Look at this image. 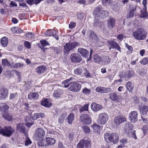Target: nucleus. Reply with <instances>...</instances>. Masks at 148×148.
I'll use <instances>...</instances> for the list:
<instances>
[{"instance_id":"603ef678","label":"nucleus","mask_w":148,"mask_h":148,"mask_svg":"<svg viewBox=\"0 0 148 148\" xmlns=\"http://www.w3.org/2000/svg\"><path fill=\"white\" fill-rule=\"evenodd\" d=\"M82 70L80 68H77L74 70V73L75 74L81 75L82 73Z\"/></svg>"},{"instance_id":"864d4df0","label":"nucleus","mask_w":148,"mask_h":148,"mask_svg":"<svg viewBox=\"0 0 148 148\" xmlns=\"http://www.w3.org/2000/svg\"><path fill=\"white\" fill-rule=\"evenodd\" d=\"M82 128L85 133H89L90 132V129L88 126H83Z\"/></svg>"},{"instance_id":"2eb2a0df","label":"nucleus","mask_w":148,"mask_h":148,"mask_svg":"<svg viewBox=\"0 0 148 148\" xmlns=\"http://www.w3.org/2000/svg\"><path fill=\"white\" fill-rule=\"evenodd\" d=\"M71 60L72 62H79L82 60L80 55L77 53H73L71 55Z\"/></svg>"},{"instance_id":"7ed1b4c3","label":"nucleus","mask_w":148,"mask_h":148,"mask_svg":"<svg viewBox=\"0 0 148 148\" xmlns=\"http://www.w3.org/2000/svg\"><path fill=\"white\" fill-rule=\"evenodd\" d=\"M133 125L130 123H126L124 127V133L127 136H128L131 133L132 134V136L135 139H137V138L135 134V131H133L131 132L133 129Z\"/></svg>"},{"instance_id":"f3484780","label":"nucleus","mask_w":148,"mask_h":148,"mask_svg":"<svg viewBox=\"0 0 148 148\" xmlns=\"http://www.w3.org/2000/svg\"><path fill=\"white\" fill-rule=\"evenodd\" d=\"M45 135V130L41 128L37 129L36 132V139H39V138L43 137Z\"/></svg>"},{"instance_id":"f8f14e48","label":"nucleus","mask_w":148,"mask_h":148,"mask_svg":"<svg viewBox=\"0 0 148 148\" xmlns=\"http://www.w3.org/2000/svg\"><path fill=\"white\" fill-rule=\"evenodd\" d=\"M90 146V141L89 140H82L80 141L78 144L77 148H87Z\"/></svg>"},{"instance_id":"a18cd8bd","label":"nucleus","mask_w":148,"mask_h":148,"mask_svg":"<svg viewBox=\"0 0 148 148\" xmlns=\"http://www.w3.org/2000/svg\"><path fill=\"white\" fill-rule=\"evenodd\" d=\"M18 97V94L16 92L10 93V99L12 100L17 98Z\"/></svg>"},{"instance_id":"9d476101","label":"nucleus","mask_w":148,"mask_h":148,"mask_svg":"<svg viewBox=\"0 0 148 148\" xmlns=\"http://www.w3.org/2000/svg\"><path fill=\"white\" fill-rule=\"evenodd\" d=\"M13 129L10 126H6L3 129L2 135L8 137H10L14 132Z\"/></svg>"},{"instance_id":"412c9836","label":"nucleus","mask_w":148,"mask_h":148,"mask_svg":"<svg viewBox=\"0 0 148 148\" xmlns=\"http://www.w3.org/2000/svg\"><path fill=\"white\" fill-rule=\"evenodd\" d=\"M102 106L95 103H92L91 105V108L93 111L97 112L102 109Z\"/></svg>"},{"instance_id":"ddd939ff","label":"nucleus","mask_w":148,"mask_h":148,"mask_svg":"<svg viewBox=\"0 0 148 148\" xmlns=\"http://www.w3.org/2000/svg\"><path fill=\"white\" fill-rule=\"evenodd\" d=\"M107 43L110 46V47H109V50L112 48L113 49H117L120 52H121V49L118 43L114 41L108 40L107 41Z\"/></svg>"},{"instance_id":"774afa93","label":"nucleus","mask_w":148,"mask_h":148,"mask_svg":"<svg viewBox=\"0 0 148 148\" xmlns=\"http://www.w3.org/2000/svg\"><path fill=\"white\" fill-rule=\"evenodd\" d=\"M27 3L30 5H32L33 4H35V1L34 0H27Z\"/></svg>"},{"instance_id":"5701e85b","label":"nucleus","mask_w":148,"mask_h":148,"mask_svg":"<svg viewBox=\"0 0 148 148\" xmlns=\"http://www.w3.org/2000/svg\"><path fill=\"white\" fill-rule=\"evenodd\" d=\"M47 68L44 65L38 66L36 69V71L38 74H41L46 71Z\"/></svg>"},{"instance_id":"c9c22d12","label":"nucleus","mask_w":148,"mask_h":148,"mask_svg":"<svg viewBox=\"0 0 148 148\" xmlns=\"http://www.w3.org/2000/svg\"><path fill=\"white\" fill-rule=\"evenodd\" d=\"M76 135L72 132H70L67 135V138L71 141L73 140L75 137Z\"/></svg>"},{"instance_id":"8fccbe9b","label":"nucleus","mask_w":148,"mask_h":148,"mask_svg":"<svg viewBox=\"0 0 148 148\" xmlns=\"http://www.w3.org/2000/svg\"><path fill=\"white\" fill-rule=\"evenodd\" d=\"M32 143V142L29 138L26 136L25 138V145L26 146H28L31 144Z\"/></svg>"},{"instance_id":"4c0bfd02","label":"nucleus","mask_w":148,"mask_h":148,"mask_svg":"<svg viewBox=\"0 0 148 148\" xmlns=\"http://www.w3.org/2000/svg\"><path fill=\"white\" fill-rule=\"evenodd\" d=\"M41 105L45 107H49L51 105V103L47 99H45L41 102Z\"/></svg>"},{"instance_id":"1a4fd4ad","label":"nucleus","mask_w":148,"mask_h":148,"mask_svg":"<svg viewBox=\"0 0 148 148\" xmlns=\"http://www.w3.org/2000/svg\"><path fill=\"white\" fill-rule=\"evenodd\" d=\"M108 118V115L106 113H100L99 115L98 122L100 124L104 125L107 122Z\"/></svg>"},{"instance_id":"5fc2aeb1","label":"nucleus","mask_w":148,"mask_h":148,"mask_svg":"<svg viewBox=\"0 0 148 148\" xmlns=\"http://www.w3.org/2000/svg\"><path fill=\"white\" fill-rule=\"evenodd\" d=\"M96 91L101 93H104V87H98L95 89Z\"/></svg>"},{"instance_id":"4d7b16f0","label":"nucleus","mask_w":148,"mask_h":148,"mask_svg":"<svg viewBox=\"0 0 148 148\" xmlns=\"http://www.w3.org/2000/svg\"><path fill=\"white\" fill-rule=\"evenodd\" d=\"M25 47L28 49H30L31 47V44L29 42L25 41L24 43Z\"/></svg>"},{"instance_id":"423d86ee","label":"nucleus","mask_w":148,"mask_h":148,"mask_svg":"<svg viewBox=\"0 0 148 148\" xmlns=\"http://www.w3.org/2000/svg\"><path fill=\"white\" fill-rule=\"evenodd\" d=\"M80 120L83 124L88 125L92 123V119L90 116L86 114H81L80 116Z\"/></svg>"},{"instance_id":"20e7f679","label":"nucleus","mask_w":148,"mask_h":148,"mask_svg":"<svg viewBox=\"0 0 148 148\" xmlns=\"http://www.w3.org/2000/svg\"><path fill=\"white\" fill-rule=\"evenodd\" d=\"M79 45V43L76 42L66 43L64 47V53L65 54H68L70 51L73 50L76 47Z\"/></svg>"},{"instance_id":"a211bd4d","label":"nucleus","mask_w":148,"mask_h":148,"mask_svg":"<svg viewBox=\"0 0 148 148\" xmlns=\"http://www.w3.org/2000/svg\"><path fill=\"white\" fill-rule=\"evenodd\" d=\"M116 20L113 18L109 17L107 21V26L110 29H112L115 25Z\"/></svg>"},{"instance_id":"3c124183","label":"nucleus","mask_w":148,"mask_h":148,"mask_svg":"<svg viewBox=\"0 0 148 148\" xmlns=\"http://www.w3.org/2000/svg\"><path fill=\"white\" fill-rule=\"evenodd\" d=\"M90 90L86 88H84L82 90L83 93L86 95H88L90 93Z\"/></svg>"},{"instance_id":"dca6fc26","label":"nucleus","mask_w":148,"mask_h":148,"mask_svg":"<svg viewBox=\"0 0 148 148\" xmlns=\"http://www.w3.org/2000/svg\"><path fill=\"white\" fill-rule=\"evenodd\" d=\"M126 118L123 116H116L114 119V122L116 125H119L123 122L126 121Z\"/></svg>"},{"instance_id":"37998d69","label":"nucleus","mask_w":148,"mask_h":148,"mask_svg":"<svg viewBox=\"0 0 148 148\" xmlns=\"http://www.w3.org/2000/svg\"><path fill=\"white\" fill-rule=\"evenodd\" d=\"M92 127L95 132H99L100 130V127L97 125L94 124L92 126Z\"/></svg>"},{"instance_id":"0e129e2a","label":"nucleus","mask_w":148,"mask_h":148,"mask_svg":"<svg viewBox=\"0 0 148 148\" xmlns=\"http://www.w3.org/2000/svg\"><path fill=\"white\" fill-rule=\"evenodd\" d=\"M2 61L3 64L4 65L10 66V64L8 62L7 60H3Z\"/></svg>"},{"instance_id":"e433bc0d","label":"nucleus","mask_w":148,"mask_h":148,"mask_svg":"<svg viewBox=\"0 0 148 148\" xmlns=\"http://www.w3.org/2000/svg\"><path fill=\"white\" fill-rule=\"evenodd\" d=\"M142 113L143 115H148V106L144 105L142 107Z\"/></svg>"},{"instance_id":"cd10ccee","label":"nucleus","mask_w":148,"mask_h":148,"mask_svg":"<svg viewBox=\"0 0 148 148\" xmlns=\"http://www.w3.org/2000/svg\"><path fill=\"white\" fill-rule=\"evenodd\" d=\"M63 92V91L60 89L55 90L53 92V95L55 98H58L60 97Z\"/></svg>"},{"instance_id":"7c9ffc66","label":"nucleus","mask_w":148,"mask_h":148,"mask_svg":"<svg viewBox=\"0 0 148 148\" xmlns=\"http://www.w3.org/2000/svg\"><path fill=\"white\" fill-rule=\"evenodd\" d=\"M32 118L30 117H27L25 119L26 125L28 127H30L34 123H31Z\"/></svg>"},{"instance_id":"e2e57ef3","label":"nucleus","mask_w":148,"mask_h":148,"mask_svg":"<svg viewBox=\"0 0 148 148\" xmlns=\"http://www.w3.org/2000/svg\"><path fill=\"white\" fill-rule=\"evenodd\" d=\"M76 23L75 22H71L69 25V27L70 29H73L76 26Z\"/></svg>"},{"instance_id":"aec40b11","label":"nucleus","mask_w":148,"mask_h":148,"mask_svg":"<svg viewBox=\"0 0 148 148\" xmlns=\"http://www.w3.org/2000/svg\"><path fill=\"white\" fill-rule=\"evenodd\" d=\"M8 90L6 88H3L0 90V99L6 98L8 95Z\"/></svg>"},{"instance_id":"2f4dec72","label":"nucleus","mask_w":148,"mask_h":148,"mask_svg":"<svg viewBox=\"0 0 148 148\" xmlns=\"http://www.w3.org/2000/svg\"><path fill=\"white\" fill-rule=\"evenodd\" d=\"M1 45L3 47L7 46L8 44V40L7 38L4 37L2 38L1 40Z\"/></svg>"},{"instance_id":"bb28decb","label":"nucleus","mask_w":148,"mask_h":148,"mask_svg":"<svg viewBox=\"0 0 148 148\" xmlns=\"http://www.w3.org/2000/svg\"><path fill=\"white\" fill-rule=\"evenodd\" d=\"M38 94L36 92H32L29 94L28 96V98L31 100H35L39 97Z\"/></svg>"},{"instance_id":"c85d7f7f","label":"nucleus","mask_w":148,"mask_h":148,"mask_svg":"<svg viewBox=\"0 0 148 148\" xmlns=\"http://www.w3.org/2000/svg\"><path fill=\"white\" fill-rule=\"evenodd\" d=\"M126 87L127 90L129 91L130 92H131L132 91V90L134 87V85L131 82H128L126 84Z\"/></svg>"},{"instance_id":"680f3d73","label":"nucleus","mask_w":148,"mask_h":148,"mask_svg":"<svg viewBox=\"0 0 148 148\" xmlns=\"http://www.w3.org/2000/svg\"><path fill=\"white\" fill-rule=\"evenodd\" d=\"M141 98L142 101L145 102V104L148 105V100L146 97H141Z\"/></svg>"},{"instance_id":"6ab92c4d","label":"nucleus","mask_w":148,"mask_h":148,"mask_svg":"<svg viewBox=\"0 0 148 148\" xmlns=\"http://www.w3.org/2000/svg\"><path fill=\"white\" fill-rule=\"evenodd\" d=\"M110 99L113 101L119 102L120 100L119 97L118 96L117 93L114 92L110 94Z\"/></svg>"},{"instance_id":"c756f323","label":"nucleus","mask_w":148,"mask_h":148,"mask_svg":"<svg viewBox=\"0 0 148 148\" xmlns=\"http://www.w3.org/2000/svg\"><path fill=\"white\" fill-rule=\"evenodd\" d=\"M75 80V78L73 77H71L69 79H67L62 82V84H64V87L65 88H68L70 85V83L67 84L70 81H73Z\"/></svg>"},{"instance_id":"052dcab7","label":"nucleus","mask_w":148,"mask_h":148,"mask_svg":"<svg viewBox=\"0 0 148 148\" xmlns=\"http://www.w3.org/2000/svg\"><path fill=\"white\" fill-rule=\"evenodd\" d=\"M25 36L26 37L28 38H33L34 37V35L31 32H28L27 34Z\"/></svg>"},{"instance_id":"39448f33","label":"nucleus","mask_w":148,"mask_h":148,"mask_svg":"<svg viewBox=\"0 0 148 148\" xmlns=\"http://www.w3.org/2000/svg\"><path fill=\"white\" fill-rule=\"evenodd\" d=\"M93 51L92 50H90V53L89 58L88 57L89 56V52L88 51L85 49L81 48H78V52L82 56L85 58H88L87 61L90 60L92 55V53Z\"/></svg>"},{"instance_id":"a878e982","label":"nucleus","mask_w":148,"mask_h":148,"mask_svg":"<svg viewBox=\"0 0 148 148\" xmlns=\"http://www.w3.org/2000/svg\"><path fill=\"white\" fill-rule=\"evenodd\" d=\"M46 146L53 145L56 142L55 140L53 138L47 137L45 139Z\"/></svg>"},{"instance_id":"de8ad7c7","label":"nucleus","mask_w":148,"mask_h":148,"mask_svg":"<svg viewBox=\"0 0 148 148\" xmlns=\"http://www.w3.org/2000/svg\"><path fill=\"white\" fill-rule=\"evenodd\" d=\"M46 140L45 139H42L37 143L38 145L40 146H46Z\"/></svg>"},{"instance_id":"09e8293b","label":"nucleus","mask_w":148,"mask_h":148,"mask_svg":"<svg viewBox=\"0 0 148 148\" xmlns=\"http://www.w3.org/2000/svg\"><path fill=\"white\" fill-rule=\"evenodd\" d=\"M136 6L135 8H133L131 10L129 13L128 14V16L129 18H131L132 17L134 16V13L136 10Z\"/></svg>"},{"instance_id":"6e6d98bb","label":"nucleus","mask_w":148,"mask_h":148,"mask_svg":"<svg viewBox=\"0 0 148 148\" xmlns=\"http://www.w3.org/2000/svg\"><path fill=\"white\" fill-rule=\"evenodd\" d=\"M140 63L143 64L145 65L148 64V58H143L140 61Z\"/></svg>"},{"instance_id":"4468645a","label":"nucleus","mask_w":148,"mask_h":148,"mask_svg":"<svg viewBox=\"0 0 148 148\" xmlns=\"http://www.w3.org/2000/svg\"><path fill=\"white\" fill-rule=\"evenodd\" d=\"M138 113L136 111L131 112L129 115V118L132 123H135L138 120Z\"/></svg>"},{"instance_id":"79ce46f5","label":"nucleus","mask_w":148,"mask_h":148,"mask_svg":"<svg viewBox=\"0 0 148 148\" xmlns=\"http://www.w3.org/2000/svg\"><path fill=\"white\" fill-rule=\"evenodd\" d=\"M9 107L6 104L1 105L0 106V111L5 112L8 110Z\"/></svg>"},{"instance_id":"ea45409f","label":"nucleus","mask_w":148,"mask_h":148,"mask_svg":"<svg viewBox=\"0 0 148 148\" xmlns=\"http://www.w3.org/2000/svg\"><path fill=\"white\" fill-rule=\"evenodd\" d=\"M3 117L8 121H11L12 120L11 115L6 113H4L2 115Z\"/></svg>"},{"instance_id":"393cba45","label":"nucleus","mask_w":148,"mask_h":148,"mask_svg":"<svg viewBox=\"0 0 148 148\" xmlns=\"http://www.w3.org/2000/svg\"><path fill=\"white\" fill-rule=\"evenodd\" d=\"M101 7L100 5L97 6L94 9L93 14L97 17H99L101 13Z\"/></svg>"},{"instance_id":"f704fd0d","label":"nucleus","mask_w":148,"mask_h":148,"mask_svg":"<svg viewBox=\"0 0 148 148\" xmlns=\"http://www.w3.org/2000/svg\"><path fill=\"white\" fill-rule=\"evenodd\" d=\"M101 1L104 6H109L111 5L112 1V0H102Z\"/></svg>"},{"instance_id":"f257e3e1","label":"nucleus","mask_w":148,"mask_h":148,"mask_svg":"<svg viewBox=\"0 0 148 148\" xmlns=\"http://www.w3.org/2000/svg\"><path fill=\"white\" fill-rule=\"evenodd\" d=\"M104 138L107 143L112 142L114 144L116 143L119 140L118 135L116 133H112L110 135L108 133L105 134Z\"/></svg>"},{"instance_id":"bf43d9fd","label":"nucleus","mask_w":148,"mask_h":148,"mask_svg":"<svg viewBox=\"0 0 148 148\" xmlns=\"http://www.w3.org/2000/svg\"><path fill=\"white\" fill-rule=\"evenodd\" d=\"M40 42L42 46L44 47L49 45V43L45 40H41Z\"/></svg>"},{"instance_id":"49530a36","label":"nucleus","mask_w":148,"mask_h":148,"mask_svg":"<svg viewBox=\"0 0 148 148\" xmlns=\"http://www.w3.org/2000/svg\"><path fill=\"white\" fill-rule=\"evenodd\" d=\"M88 104H85L84 106H82L80 108V112H82L84 111H88Z\"/></svg>"},{"instance_id":"a19ab883","label":"nucleus","mask_w":148,"mask_h":148,"mask_svg":"<svg viewBox=\"0 0 148 148\" xmlns=\"http://www.w3.org/2000/svg\"><path fill=\"white\" fill-rule=\"evenodd\" d=\"M66 117V114H62L59 118V123L60 124H62L63 123Z\"/></svg>"},{"instance_id":"4be33fe9","label":"nucleus","mask_w":148,"mask_h":148,"mask_svg":"<svg viewBox=\"0 0 148 148\" xmlns=\"http://www.w3.org/2000/svg\"><path fill=\"white\" fill-rule=\"evenodd\" d=\"M17 129L18 131L25 134L27 132L25 128L24 124L20 123L17 125Z\"/></svg>"},{"instance_id":"338daca9","label":"nucleus","mask_w":148,"mask_h":148,"mask_svg":"<svg viewBox=\"0 0 148 148\" xmlns=\"http://www.w3.org/2000/svg\"><path fill=\"white\" fill-rule=\"evenodd\" d=\"M101 23V22H100L99 20L96 19L94 22V25L95 26H98L100 25Z\"/></svg>"},{"instance_id":"13d9d810","label":"nucleus","mask_w":148,"mask_h":148,"mask_svg":"<svg viewBox=\"0 0 148 148\" xmlns=\"http://www.w3.org/2000/svg\"><path fill=\"white\" fill-rule=\"evenodd\" d=\"M147 16V12L146 11H142L141 12V14L140 16L141 18L145 17Z\"/></svg>"},{"instance_id":"c03bdc74","label":"nucleus","mask_w":148,"mask_h":148,"mask_svg":"<svg viewBox=\"0 0 148 148\" xmlns=\"http://www.w3.org/2000/svg\"><path fill=\"white\" fill-rule=\"evenodd\" d=\"M25 64L23 63H16L12 65L13 67L14 68H21L24 66Z\"/></svg>"},{"instance_id":"72a5a7b5","label":"nucleus","mask_w":148,"mask_h":148,"mask_svg":"<svg viewBox=\"0 0 148 148\" xmlns=\"http://www.w3.org/2000/svg\"><path fill=\"white\" fill-rule=\"evenodd\" d=\"M89 37L91 38H92L93 40H96V42L97 43V36L96 34L92 31H90L89 32Z\"/></svg>"},{"instance_id":"f03ea898","label":"nucleus","mask_w":148,"mask_h":148,"mask_svg":"<svg viewBox=\"0 0 148 148\" xmlns=\"http://www.w3.org/2000/svg\"><path fill=\"white\" fill-rule=\"evenodd\" d=\"M134 38L138 40H143L146 37L147 33L142 28H139L133 33Z\"/></svg>"},{"instance_id":"b1692460","label":"nucleus","mask_w":148,"mask_h":148,"mask_svg":"<svg viewBox=\"0 0 148 148\" xmlns=\"http://www.w3.org/2000/svg\"><path fill=\"white\" fill-rule=\"evenodd\" d=\"M58 33V31L55 29L48 30L45 33V35L47 36H54Z\"/></svg>"},{"instance_id":"473e14b6","label":"nucleus","mask_w":148,"mask_h":148,"mask_svg":"<svg viewBox=\"0 0 148 148\" xmlns=\"http://www.w3.org/2000/svg\"><path fill=\"white\" fill-rule=\"evenodd\" d=\"M74 115L73 113L70 114L66 118V120L69 124H71L74 118Z\"/></svg>"},{"instance_id":"9b49d317","label":"nucleus","mask_w":148,"mask_h":148,"mask_svg":"<svg viewBox=\"0 0 148 148\" xmlns=\"http://www.w3.org/2000/svg\"><path fill=\"white\" fill-rule=\"evenodd\" d=\"M70 87L69 88V90L74 92H79L81 87L80 84L72 82L70 83Z\"/></svg>"},{"instance_id":"6e6552de","label":"nucleus","mask_w":148,"mask_h":148,"mask_svg":"<svg viewBox=\"0 0 148 148\" xmlns=\"http://www.w3.org/2000/svg\"><path fill=\"white\" fill-rule=\"evenodd\" d=\"M134 72L132 70H130L127 72H123L119 74V77L121 78L124 77L125 79L127 80L133 77L134 75Z\"/></svg>"},{"instance_id":"0eeeda50","label":"nucleus","mask_w":148,"mask_h":148,"mask_svg":"<svg viewBox=\"0 0 148 148\" xmlns=\"http://www.w3.org/2000/svg\"><path fill=\"white\" fill-rule=\"evenodd\" d=\"M111 59L108 56H103L101 58L97 56L96 58H95L94 60L95 62L97 63H100L102 64H107L110 61Z\"/></svg>"},{"instance_id":"58836bf2","label":"nucleus","mask_w":148,"mask_h":148,"mask_svg":"<svg viewBox=\"0 0 148 148\" xmlns=\"http://www.w3.org/2000/svg\"><path fill=\"white\" fill-rule=\"evenodd\" d=\"M100 14V16L102 18H106L107 17L109 14L108 11L107 10H101Z\"/></svg>"},{"instance_id":"69168bd1","label":"nucleus","mask_w":148,"mask_h":148,"mask_svg":"<svg viewBox=\"0 0 148 148\" xmlns=\"http://www.w3.org/2000/svg\"><path fill=\"white\" fill-rule=\"evenodd\" d=\"M18 27H14L12 28L11 29V30L12 32L14 33H18Z\"/></svg>"}]
</instances>
